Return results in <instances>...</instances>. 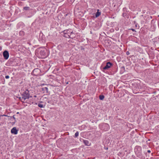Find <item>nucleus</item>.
I'll return each mask as SVG.
<instances>
[{"mask_svg":"<svg viewBox=\"0 0 159 159\" xmlns=\"http://www.w3.org/2000/svg\"><path fill=\"white\" fill-rule=\"evenodd\" d=\"M42 90L44 91V92L47 93L48 92V89L47 87H45L42 88Z\"/></svg>","mask_w":159,"mask_h":159,"instance_id":"nucleus-10","label":"nucleus"},{"mask_svg":"<svg viewBox=\"0 0 159 159\" xmlns=\"http://www.w3.org/2000/svg\"><path fill=\"white\" fill-rule=\"evenodd\" d=\"M19 112H17V114H19Z\"/></svg>","mask_w":159,"mask_h":159,"instance_id":"nucleus-24","label":"nucleus"},{"mask_svg":"<svg viewBox=\"0 0 159 159\" xmlns=\"http://www.w3.org/2000/svg\"><path fill=\"white\" fill-rule=\"evenodd\" d=\"M11 132L12 134H16L18 133V130L15 127H14L11 129Z\"/></svg>","mask_w":159,"mask_h":159,"instance_id":"nucleus-5","label":"nucleus"},{"mask_svg":"<svg viewBox=\"0 0 159 159\" xmlns=\"http://www.w3.org/2000/svg\"><path fill=\"white\" fill-rule=\"evenodd\" d=\"M3 116H7L5 115H3Z\"/></svg>","mask_w":159,"mask_h":159,"instance_id":"nucleus-26","label":"nucleus"},{"mask_svg":"<svg viewBox=\"0 0 159 159\" xmlns=\"http://www.w3.org/2000/svg\"><path fill=\"white\" fill-rule=\"evenodd\" d=\"M29 91L26 89L23 93L22 94V97L20 98V100L23 102H24L25 100L27 99H28L30 97V94L29 93Z\"/></svg>","mask_w":159,"mask_h":159,"instance_id":"nucleus-2","label":"nucleus"},{"mask_svg":"<svg viewBox=\"0 0 159 159\" xmlns=\"http://www.w3.org/2000/svg\"><path fill=\"white\" fill-rule=\"evenodd\" d=\"M126 54H127V55H129V52L127 51V52H126Z\"/></svg>","mask_w":159,"mask_h":159,"instance_id":"nucleus-18","label":"nucleus"},{"mask_svg":"<svg viewBox=\"0 0 159 159\" xmlns=\"http://www.w3.org/2000/svg\"><path fill=\"white\" fill-rule=\"evenodd\" d=\"M112 64L111 62H109L107 63L106 66L103 68L104 70H107L111 67Z\"/></svg>","mask_w":159,"mask_h":159,"instance_id":"nucleus-4","label":"nucleus"},{"mask_svg":"<svg viewBox=\"0 0 159 159\" xmlns=\"http://www.w3.org/2000/svg\"><path fill=\"white\" fill-rule=\"evenodd\" d=\"M131 30L133 31L136 32V31L134 29H131Z\"/></svg>","mask_w":159,"mask_h":159,"instance_id":"nucleus-19","label":"nucleus"},{"mask_svg":"<svg viewBox=\"0 0 159 159\" xmlns=\"http://www.w3.org/2000/svg\"><path fill=\"white\" fill-rule=\"evenodd\" d=\"M79 133L78 132H77L75 134V137H77L79 135Z\"/></svg>","mask_w":159,"mask_h":159,"instance_id":"nucleus-12","label":"nucleus"},{"mask_svg":"<svg viewBox=\"0 0 159 159\" xmlns=\"http://www.w3.org/2000/svg\"><path fill=\"white\" fill-rule=\"evenodd\" d=\"M83 142L85 144L88 146H89L90 145V143L89 141L86 140H84Z\"/></svg>","mask_w":159,"mask_h":159,"instance_id":"nucleus-8","label":"nucleus"},{"mask_svg":"<svg viewBox=\"0 0 159 159\" xmlns=\"http://www.w3.org/2000/svg\"><path fill=\"white\" fill-rule=\"evenodd\" d=\"M36 70V69H34L33 70V71L34 72V71H35Z\"/></svg>","mask_w":159,"mask_h":159,"instance_id":"nucleus-21","label":"nucleus"},{"mask_svg":"<svg viewBox=\"0 0 159 159\" xmlns=\"http://www.w3.org/2000/svg\"><path fill=\"white\" fill-rule=\"evenodd\" d=\"M13 118L14 119H15V117H14V116H13Z\"/></svg>","mask_w":159,"mask_h":159,"instance_id":"nucleus-22","label":"nucleus"},{"mask_svg":"<svg viewBox=\"0 0 159 159\" xmlns=\"http://www.w3.org/2000/svg\"><path fill=\"white\" fill-rule=\"evenodd\" d=\"M68 31H69V30H65L64 31V34H66V33H67V32H68Z\"/></svg>","mask_w":159,"mask_h":159,"instance_id":"nucleus-15","label":"nucleus"},{"mask_svg":"<svg viewBox=\"0 0 159 159\" xmlns=\"http://www.w3.org/2000/svg\"><path fill=\"white\" fill-rule=\"evenodd\" d=\"M3 56L4 59L6 60L9 57V54L8 52L6 50L4 51L3 52Z\"/></svg>","mask_w":159,"mask_h":159,"instance_id":"nucleus-3","label":"nucleus"},{"mask_svg":"<svg viewBox=\"0 0 159 159\" xmlns=\"http://www.w3.org/2000/svg\"><path fill=\"white\" fill-rule=\"evenodd\" d=\"M38 106L40 108H43L44 107L43 105L42 104H38Z\"/></svg>","mask_w":159,"mask_h":159,"instance_id":"nucleus-13","label":"nucleus"},{"mask_svg":"<svg viewBox=\"0 0 159 159\" xmlns=\"http://www.w3.org/2000/svg\"><path fill=\"white\" fill-rule=\"evenodd\" d=\"M72 34H71V33H66L65 34H64V36L66 38H72V36L71 37V35Z\"/></svg>","mask_w":159,"mask_h":159,"instance_id":"nucleus-7","label":"nucleus"},{"mask_svg":"<svg viewBox=\"0 0 159 159\" xmlns=\"http://www.w3.org/2000/svg\"><path fill=\"white\" fill-rule=\"evenodd\" d=\"M99 9L97 10V12L96 13V15H95L96 17H97L100 15L101 14V12H99Z\"/></svg>","mask_w":159,"mask_h":159,"instance_id":"nucleus-9","label":"nucleus"},{"mask_svg":"<svg viewBox=\"0 0 159 159\" xmlns=\"http://www.w3.org/2000/svg\"><path fill=\"white\" fill-rule=\"evenodd\" d=\"M24 9L25 10H29L30 9L29 7H24Z\"/></svg>","mask_w":159,"mask_h":159,"instance_id":"nucleus-14","label":"nucleus"},{"mask_svg":"<svg viewBox=\"0 0 159 159\" xmlns=\"http://www.w3.org/2000/svg\"><path fill=\"white\" fill-rule=\"evenodd\" d=\"M5 78L6 79H8L9 78V75H6L5 76Z\"/></svg>","mask_w":159,"mask_h":159,"instance_id":"nucleus-17","label":"nucleus"},{"mask_svg":"<svg viewBox=\"0 0 159 159\" xmlns=\"http://www.w3.org/2000/svg\"><path fill=\"white\" fill-rule=\"evenodd\" d=\"M106 149H108V148H107Z\"/></svg>","mask_w":159,"mask_h":159,"instance_id":"nucleus-27","label":"nucleus"},{"mask_svg":"<svg viewBox=\"0 0 159 159\" xmlns=\"http://www.w3.org/2000/svg\"><path fill=\"white\" fill-rule=\"evenodd\" d=\"M148 152H150V151L149 150L148 151Z\"/></svg>","mask_w":159,"mask_h":159,"instance_id":"nucleus-20","label":"nucleus"},{"mask_svg":"<svg viewBox=\"0 0 159 159\" xmlns=\"http://www.w3.org/2000/svg\"><path fill=\"white\" fill-rule=\"evenodd\" d=\"M103 126L106 127V128H104L103 129L105 131H107L109 129L110 126L108 124H105L103 125Z\"/></svg>","mask_w":159,"mask_h":159,"instance_id":"nucleus-6","label":"nucleus"},{"mask_svg":"<svg viewBox=\"0 0 159 159\" xmlns=\"http://www.w3.org/2000/svg\"><path fill=\"white\" fill-rule=\"evenodd\" d=\"M46 50L44 48H39L37 51L38 56V57L41 58H44L48 56L46 52Z\"/></svg>","mask_w":159,"mask_h":159,"instance_id":"nucleus-1","label":"nucleus"},{"mask_svg":"<svg viewBox=\"0 0 159 159\" xmlns=\"http://www.w3.org/2000/svg\"><path fill=\"white\" fill-rule=\"evenodd\" d=\"M34 97H35V98L36 97V96H34Z\"/></svg>","mask_w":159,"mask_h":159,"instance_id":"nucleus-23","label":"nucleus"},{"mask_svg":"<svg viewBox=\"0 0 159 159\" xmlns=\"http://www.w3.org/2000/svg\"><path fill=\"white\" fill-rule=\"evenodd\" d=\"M99 98L100 100H102L104 99V96L103 95H101L99 96Z\"/></svg>","mask_w":159,"mask_h":159,"instance_id":"nucleus-11","label":"nucleus"},{"mask_svg":"<svg viewBox=\"0 0 159 159\" xmlns=\"http://www.w3.org/2000/svg\"><path fill=\"white\" fill-rule=\"evenodd\" d=\"M69 30V31H68V32H67V33L68 34V33H71V34H72L73 32H72V30L70 29Z\"/></svg>","mask_w":159,"mask_h":159,"instance_id":"nucleus-16","label":"nucleus"},{"mask_svg":"<svg viewBox=\"0 0 159 159\" xmlns=\"http://www.w3.org/2000/svg\"><path fill=\"white\" fill-rule=\"evenodd\" d=\"M138 148H140V149L141 148H140V147H138Z\"/></svg>","mask_w":159,"mask_h":159,"instance_id":"nucleus-25","label":"nucleus"}]
</instances>
